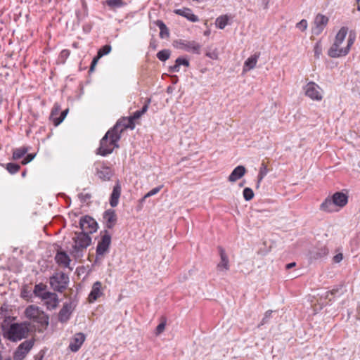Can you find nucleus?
Here are the masks:
<instances>
[{
  "label": "nucleus",
  "mask_w": 360,
  "mask_h": 360,
  "mask_svg": "<svg viewBox=\"0 0 360 360\" xmlns=\"http://www.w3.org/2000/svg\"><path fill=\"white\" fill-rule=\"evenodd\" d=\"M120 136L112 128L109 129L100 141V146L97 149L96 154L106 156L112 153L115 148H118V141Z\"/></svg>",
  "instance_id": "1"
},
{
  "label": "nucleus",
  "mask_w": 360,
  "mask_h": 360,
  "mask_svg": "<svg viewBox=\"0 0 360 360\" xmlns=\"http://www.w3.org/2000/svg\"><path fill=\"white\" fill-rule=\"evenodd\" d=\"M91 238L84 233H75L73 238V245L70 250V255L75 259H81L86 249L90 245Z\"/></svg>",
  "instance_id": "2"
},
{
  "label": "nucleus",
  "mask_w": 360,
  "mask_h": 360,
  "mask_svg": "<svg viewBox=\"0 0 360 360\" xmlns=\"http://www.w3.org/2000/svg\"><path fill=\"white\" fill-rule=\"evenodd\" d=\"M356 40V32L350 31L347 41V46L342 47V45L333 41L328 50V55L330 58H336L347 56Z\"/></svg>",
  "instance_id": "3"
},
{
  "label": "nucleus",
  "mask_w": 360,
  "mask_h": 360,
  "mask_svg": "<svg viewBox=\"0 0 360 360\" xmlns=\"http://www.w3.org/2000/svg\"><path fill=\"white\" fill-rule=\"evenodd\" d=\"M29 326L30 323L27 322L12 323L4 335L13 342L21 340L27 337L30 331Z\"/></svg>",
  "instance_id": "4"
},
{
  "label": "nucleus",
  "mask_w": 360,
  "mask_h": 360,
  "mask_svg": "<svg viewBox=\"0 0 360 360\" xmlns=\"http://www.w3.org/2000/svg\"><path fill=\"white\" fill-rule=\"evenodd\" d=\"M25 315L27 319L39 323L42 327L49 325V316L38 307L34 305L28 306L25 309Z\"/></svg>",
  "instance_id": "5"
},
{
  "label": "nucleus",
  "mask_w": 360,
  "mask_h": 360,
  "mask_svg": "<svg viewBox=\"0 0 360 360\" xmlns=\"http://www.w3.org/2000/svg\"><path fill=\"white\" fill-rule=\"evenodd\" d=\"M68 282L69 277L63 272H56L49 279L51 288L59 292H62L67 288Z\"/></svg>",
  "instance_id": "6"
},
{
  "label": "nucleus",
  "mask_w": 360,
  "mask_h": 360,
  "mask_svg": "<svg viewBox=\"0 0 360 360\" xmlns=\"http://www.w3.org/2000/svg\"><path fill=\"white\" fill-rule=\"evenodd\" d=\"M304 95L314 101H321L323 98V90L314 82H308L304 87Z\"/></svg>",
  "instance_id": "7"
},
{
  "label": "nucleus",
  "mask_w": 360,
  "mask_h": 360,
  "mask_svg": "<svg viewBox=\"0 0 360 360\" xmlns=\"http://www.w3.org/2000/svg\"><path fill=\"white\" fill-rule=\"evenodd\" d=\"M101 234V240L98 241L96 250V259L102 258L108 253L111 244V236L109 232L105 230Z\"/></svg>",
  "instance_id": "8"
},
{
  "label": "nucleus",
  "mask_w": 360,
  "mask_h": 360,
  "mask_svg": "<svg viewBox=\"0 0 360 360\" xmlns=\"http://www.w3.org/2000/svg\"><path fill=\"white\" fill-rule=\"evenodd\" d=\"M176 47L195 54H200L202 45L195 41L179 39L176 42Z\"/></svg>",
  "instance_id": "9"
},
{
  "label": "nucleus",
  "mask_w": 360,
  "mask_h": 360,
  "mask_svg": "<svg viewBox=\"0 0 360 360\" xmlns=\"http://www.w3.org/2000/svg\"><path fill=\"white\" fill-rule=\"evenodd\" d=\"M79 226L82 230V233L89 235L97 231L98 224L94 219L86 215L81 218Z\"/></svg>",
  "instance_id": "10"
},
{
  "label": "nucleus",
  "mask_w": 360,
  "mask_h": 360,
  "mask_svg": "<svg viewBox=\"0 0 360 360\" xmlns=\"http://www.w3.org/2000/svg\"><path fill=\"white\" fill-rule=\"evenodd\" d=\"M34 345V341L28 340L22 342L16 349L13 354L14 360H23Z\"/></svg>",
  "instance_id": "11"
},
{
  "label": "nucleus",
  "mask_w": 360,
  "mask_h": 360,
  "mask_svg": "<svg viewBox=\"0 0 360 360\" xmlns=\"http://www.w3.org/2000/svg\"><path fill=\"white\" fill-rule=\"evenodd\" d=\"M135 127L134 120L130 116L119 120L112 128L121 136L122 133L127 129H134Z\"/></svg>",
  "instance_id": "12"
},
{
  "label": "nucleus",
  "mask_w": 360,
  "mask_h": 360,
  "mask_svg": "<svg viewBox=\"0 0 360 360\" xmlns=\"http://www.w3.org/2000/svg\"><path fill=\"white\" fill-rule=\"evenodd\" d=\"M329 18L321 13L316 15L314 21V27L312 29V32L316 35H319L327 26Z\"/></svg>",
  "instance_id": "13"
},
{
  "label": "nucleus",
  "mask_w": 360,
  "mask_h": 360,
  "mask_svg": "<svg viewBox=\"0 0 360 360\" xmlns=\"http://www.w3.org/2000/svg\"><path fill=\"white\" fill-rule=\"evenodd\" d=\"M217 249L221 261L218 263L217 268L220 271H227L230 268L229 257L222 247L219 246Z\"/></svg>",
  "instance_id": "14"
},
{
  "label": "nucleus",
  "mask_w": 360,
  "mask_h": 360,
  "mask_svg": "<svg viewBox=\"0 0 360 360\" xmlns=\"http://www.w3.org/2000/svg\"><path fill=\"white\" fill-rule=\"evenodd\" d=\"M85 339L86 337L84 333H76L70 342L69 349L73 352H77L83 345Z\"/></svg>",
  "instance_id": "15"
},
{
  "label": "nucleus",
  "mask_w": 360,
  "mask_h": 360,
  "mask_svg": "<svg viewBox=\"0 0 360 360\" xmlns=\"http://www.w3.org/2000/svg\"><path fill=\"white\" fill-rule=\"evenodd\" d=\"M113 174L112 169L105 165L96 168V174L103 181H110Z\"/></svg>",
  "instance_id": "16"
},
{
  "label": "nucleus",
  "mask_w": 360,
  "mask_h": 360,
  "mask_svg": "<svg viewBox=\"0 0 360 360\" xmlns=\"http://www.w3.org/2000/svg\"><path fill=\"white\" fill-rule=\"evenodd\" d=\"M102 284L100 281L95 282L88 297L90 303L94 302L98 298L103 295Z\"/></svg>",
  "instance_id": "17"
},
{
  "label": "nucleus",
  "mask_w": 360,
  "mask_h": 360,
  "mask_svg": "<svg viewBox=\"0 0 360 360\" xmlns=\"http://www.w3.org/2000/svg\"><path fill=\"white\" fill-rule=\"evenodd\" d=\"M103 217L105 221V226L108 229H112L114 227L117 222V215L115 210L111 209L107 210L104 212Z\"/></svg>",
  "instance_id": "18"
},
{
  "label": "nucleus",
  "mask_w": 360,
  "mask_h": 360,
  "mask_svg": "<svg viewBox=\"0 0 360 360\" xmlns=\"http://www.w3.org/2000/svg\"><path fill=\"white\" fill-rule=\"evenodd\" d=\"M319 210L327 213H332L339 211V209H338L333 203V200L331 196H328L322 202V203L320 205Z\"/></svg>",
  "instance_id": "19"
},
{
  "label": "nucleus",
  "mask_w": 360,
  "mask_h": 360,
  "mask_svg": "<svg viewBox=\"0 0 360 360\" xmlns=\"http://www.w3.org/2000/svg\"><path fill=\"white\" fill-rule=\"evenodd\" d=\"M46 297H44V302L47 309L52 310L57 307L59 300L58 295L54 292H50L46 294Z\"/></svg>",
  "instance_id": "20"
},
{
  "label": "nucleus",
  "mask_w": 360,
  "mask_h": 360,
  "mask_svg": "<svg viewBox=\"0 0 360 360\" xmlns=\"http://www.w3.org/2000/svg\"><path fill=\"white\" fill-rule=\"evenodd\" d=\"M331 197L333 203L339 210L345 207L348 202V196L342 192H336Z\"/></svg>",
  "instance_id": "21"
},
{
  "label": "nucleus",
  "mask_w": 360,
  "mask_h": 360,
  "mask_svg": "<svg viewBox=\"0 0 360 360\" xmlns=\"http://www.w3.org/2000/svg\"><path fill=\"white\" fill-rule=\"evenodd\" d=\"M72 312L71 303H65L58 313V320L61 323L67 322Z\"/></svg>",
  "instance_id": "22"
},
{
  "label": "nucleus",
  "mask_w": 360,
  "mask_h": 360,
  "mask_svg": "<svg viewBox=\"0 0 360 360\" xmlns=\"http://www.w3.org/2000/svg\"><path fill=\"white\" fill-rule=\"evenodd\" d=\"M259 56V52H257L252 55L251 56H250L244 63L243 72H246L254 69L256 67Z\"/></svg>",
  "instance_id": "23"
},
{
  "label": "nucleus",
  "mask_w": 360,
  "mask_h": 360,
  "mask_svg": "<svg viewBox=\"0 0 360 360\" xmlns=\"http://www.w3.org/2000/svg\"><path fill=\"white\" fill-rule=\"evenodd\" d=\"M174 13L177 15L186 18L191 22H195L199 21V18L197 15L193 13L191 9L188 8H182L174 10Z\"/></svg>",
  "instance_id": "24"
},
{
  "label": "nucleus",
  "mask_w": 360,
  "mask_h": 360,
  "mask_svg": "<svg viewBox=\"0 0 360 360\" xmlns=\"http://www.w3.org/2000/svg\"><path fill=\"white\" fill-rule=\"evenodd\" d=\"M246 172V169L243 165L237 166L231 173L228 179L230 182H236L242 178Z\"/></svg>",
  "instance_id": "25"
},
{
  "label": "nucleus",
  "mask_w": 360,
  "mask_h": 360,
  "mask_svg": "<svg viewBox=\"0 0 360 360\" xmlns=\"http://www.w3.org/2000/svg\"><path fill=\"white\" fill-rule=\"evenodd\" d=\"M329 252L328 248L326 245H321L316 247L310 252L311 257L317 259L326 257Z\"/></svg>",
  "instance_id": "26"
},
{
  "label": "nucleus",
  "mask_w": 360,
  "mask_h": 360,
  "mask_svg": "<svg viewBox=\"0 0 360 360\" xmlns=\"http://www.w3.org/2000/svg\"><path fill=\"white\" fill-rule=\"evenodd\" d=\"M121 194V186L117 184L114 187L112 192L110 195V205L111 207H115L118 205L119 198Z\"/></svg>",
  "instance_id": "27"
},
{
  "label": "nucleus",
  "mask_w": 360,
  "mask_h": 360,
  "mask_svg": "<svg viewBox=\"0 0 360 360\" xmlns=\"http://www.w3.org/2000/svg\"><path fill=\"white\" fill-rule=\"evenodd\" d=\"M190 63L188 59L179 57L176 59L175 64L169 67V71L172 73L178 72L180 70L181 65L188 67Z\"/></svg>",
  "instance_id": "28"
},
{
  "label": "nucleus",
  "mask_w": 360,
  "mask_h": 360,
  "mask_svg": "<svg viewBox=\"0 0 360 360\" xmlns=\"http://www.w3.org/2000/svg\"><path fill=\"white\" fill-rule=\"evenodd\" d=\"M56 262L65 267H68L70 263L69 256L65 252H58L55 257Z\"/></svg>",
  "instance_id": "29"
},
{
  "label": "nucleus",
  "mask_w": 360,
  "mask_h": 360,
  "mask_svg": "<svg viewBox=\"0 0 360 360\" xmlns=\"http://www.w3.org/2000/svg\"><path fill=\"white\" fill-rule=\"evenodd\" d=\"M46 285L43 283L36 284L34 288L33 293L36 297H38L44 300V297H46V294L50 293L51 292H48L46 290Z\"/></svg>",
  "instance_id": "30"
},
{
  "label": "nucleus",
  "mask_w": 360,
  "mask_h": 360,
  "mask_svg": "<svg viewBox=\"0 0 360 360\" xmlns=\"http://www.w3.org/2000/svg\"><path fill=\"white\" fill-rule=\"evenodd\" d=\"M347 33H348V27H342L339 30L338 33L336 34V35L335 37L334 42L342 45L346 38Z\"/></svg>",
  "instance_id": "31"
},
{
  "label": "nucleus",
  "mask_w": 360,
  "mask_h": 360,
  "mask_svg": "<svg viewBox=\"0 0 360 360\" xmlns=\"http://www.w3.org/2000/svg\"><path fill=\"white\" fill-rule=\"evenodd\" d=\"M156 25L160 29V37L162 39H165L169 37V32L166 25L162 20H157L155 22Z\"/></svg>",
  "instance_id": "32"
},
{
  "label": "nucleus",
  "mask_w": 360,
  "mask_h": 360,
  "mask_svg": "<svg viewBox=\"0 0 360 360\" xmlns=\"http://www.w3.org/2000/svg\"><path fill=\"white\" fill-rule=\"evenodd\" d=\"M28 152V148L27 147H20L18 148L13 149V155L12 159L13 160H17L25 155Z\"/></svg>",
  "instance_id": "33"
},
{
  "label": "nucleus",
  "mask_w": 360,
  "mask_h": 360,
  "mask_svg": "<svg viewBox=\"0 0 360 360\" xmlns=\"http://www.w3.org/2000/svg\"><path fill=\"white\" fill-rule=\"evenodd\" d=\"M150 103V99L148 98L146 103L143 105V106L142 107V108L139 110H136V112H134L133 113V115L131 116L134 120L140 118L145 112H147L148 109V105Z\"/></svg>",
  "instance_id": "34"
},
{
  "label": "nucleus",
  "mask_w": 360,
  "mask_h": 360,
  "mask_svg": "<svg viewBox=\"0 0 360 360\" xmlns=\"http://www.w3.org/2000/svg\"><path fill=\"white\" fill-rule=\"evenodd\" d=\"M267 173H268L267 166L265 165V163L263 162L261 165V167H260L259 171V174L257 176V188L259 187V184H260L261 181L264 178V176L267 174Z\"/></svg>",
  "instance_id": "35"
},
{
  "label": "nucleus",
  "mask_w": 360,
  "mask_h": 360,
  "mask_svg": "<svg viewBox=\"0 0 360 360\" xmlns=\"http://www.w3.org/2000/svg\"><path fill=\"white\" fill-rule=\"evenodd\" d=\"M2 167H5L6 170L11 174H14L19 172L20 166L18 164L9 162L6 165L1 164Z\"/></svg>",
  "instance_id": "36"
},
{
  "label": "nucleus",
  "mask_w": 360,
  "mask_h": 360,
  "mask_svg": "<svg viewBox=\"0 0 360 360\" xmlns=\"http://www.w3.org/2000/svg\"><path fill=\"white\" fill-rule=\"evenodd\" d=\"M106 5L112 9L121 8L126 5L122 0H105Z\"/></svg>",
  "instance_id": "37"
},
{
  "label": "nucleus",
  "mask_w": 360,
  "mask_h": 360,
  "mask_svg": "<svg viewBox=\"0 0 360 360\" xmlns=\"http://www.w3.org/2000/svg\"><path fill=\"white\" fill-rule=\"evenodd\" d=\"M229 18L226 15H221L217 18L216 25L219 29H224L228 24Z\"/></svg>",
  "instance_id": "38"
},
{
  "label": "nucleus",
  "mask_w": 360,
  "mask_h": 360,
  "mask_svg": "<svg viewBox=\"0 0 360 360\" xmlns=\"http://www.w3.org/2000/svg\"><path fill=\"white\" fill-rule=\"evenodd\" d=\"M171 51L169 49H163L157 53V58L161 61H166L169 58Z\"/></svg>",
  "instance_id": "39"
},
{
  "label": "nucleus",
  "mask_w": 360,
  "mask_h": 360,
  "mask_svg": "<svg viewBox=\"0 0 360 360\" xmlns=\"http://www.w3.org/2000/svg\"><path fill=\"white\" fill-rule=\"evenodd\" d=\"M111 46L109 44H106L103 46H102L98 51L97 55H98V57H103V56H105L108 54L111 51Z\"/></svg>",
  "instance_id": "40"
},
{
  "label": "nucleus",
  "mask_w": 360,
  "mask_h": 360,
  "mask_svg": "<svg viewBox=\"0 0 360 360\" xmlns=\"http://www.w3.org/2000/svg\"><path fill=\"white\" fill-rule=\"evenodd\" d=\"M243 198L246 201L251 200L254 197V192L250 188H245L243 191Z\"/></svg>",
  "instance_id": "41"
},
{
  "label": "nucleus",
  "mask_w": 360,
  "mask_h": 360,
  "mask_svg": "<svg viewBox=\"0 0 360 360\" xmlns=\"http://www.w3.org/2000/svg\"><path fill=\"white\" fill-rule=\"evenodd\" d=\"M314 56L316 58H319L320 56L322 53V45L320 41H318L315 44L314 47Z\"/></svg>",
  "instance_id": "42"
},
{
  "label": "nucleus",
  "mask_w": 360,
  "mask_h": 360,
  "mask_svg": "<svg viewBox=\"0 0 360 360\" xmlns=\"http://www.w3.org/2000/svg\"><path fill=\"white\" fill-rule=\"evenodd\" d=\"M60 110V105L58 103H55L51 112L50 118L54 122V120L56 118V116L58 114Z\"/></svg>",
  "instance_id": "43"
},
{
  "label": "nucleus",
  "mask_w": 360,
  "mask_h": 360,
  "mask_svg": "<svg viewBox=\"0 0 360 360\" xmlns=\"http://www.w3.org/2000/svg\"><path fill=\"white\" fill-rule=\"evenodd\" d=\"M78 198L80 200L81 202L86 203L91 199V194L89 193L82 192L78 194Z\"/></svg>",
  "instance_id": "44"
},
{
  "label": "nucleus",
  "mask_w": 360,
  "mask_h": 360,
  "mask_svg": "<svg viewBox=\"0 0 360 360\" xmlns=\"http://www.w3.org/2000/svg\"><path fill=\"white\" fill-rule=\"evenodd\" d=\"M68 112V109H66L65 110H63L61 114H60V116L59 117H56L55 120H54V124L56 126H58L63 121V120L65 119V117H66L67 114Z\"/></svg>",
  "instance_id": "45"
},
{
  "label": "nucleus",
  "mask_w": 360,
  "mask_h": 360,
  "mask_svg": "<svg viewBox=\"0 0 360 360\" xmlns=\"http://www.w3.org/2000/svg\"><path fill=\"white\" fill-rule=\"evenodd\" d=\"M163 188V185H160L159 186H157L150 191H148L146 194H145V198H150L153 195H156L158 193H159L161 189Z\"/></svg>",
  "instance_id": "46"
},
{
  "label": "nucleus",
  "mask_w": 360,
  "mask_h": 360,
  "mask_svg": "<svg viewBox=\"0 0 360 360\" xmlns=\"http://www.w3.org/2000/svg\"><path fill=\"white\" fill-rule=\"evenodd\" d=\"M296 27L302 31H304L307 27V21L304 19L302 20L297 23Z\"/></svg>",
  "instance_id": "47"
},
{
  "label": "nucleus",
  "mask_w": 360,
  "mask_h": 360,
  "mask_svg": "<svg viewBox=\"0 0 360 360\" xmlns=\"http://www.w3.org/2000/svg\"><path fill=\"white\" fill-rule=\"evenodd\" d=\"M271 313H272V311L271 310H269L267 311H266L265 314H264V318L262 319L260 324L259 325V327L262 325H264L265 323H267L268 321V319H270L271 316Z\"/></svg>",
  "instance_id": "48"
},
{
  "label": "nucleus",
  "mask_w": 360,
  "mask_h": 360,
  "mask_svg": "<svg viewBox=\"0 0 360 360\" xmlns=\"http://www.w3.org/2000/svg\"><path fill=\"white\" fill-rule=\"evenodd\" d=\"M35 157L34 154H28L27 155L24 159L22 160L21 163L22 165H27L29 162H30Z\"/></svg>",
  "instance_id": "49"
},
{
  "label": "nucleus",
  "mask_w": 360,
  "mask_h": 360,
  "mask_svg": "<svg viewBox=\"0 0 360 360\" xmlns=\"http://www.w3.org/2000/svg\"><path fill=\"white\" fill-rule=\"evenodd\" d=\"M165 322H162L160 323V324L158 325L157 328H156V334L157 335H159L161 333L163 332V330H165Z\"/></svg>",
  "instance_id": "50"
},
{
  "label": "nucleus",
  "mask_w": 360,
  "mask_h": 360,
  "mask_svg": "<svg viewBox=\"0 0 360 360\" xmlns=\"http://www.w3.org/2000/svg\"><path fill=\"white\" fill-rule=\"evenodd\" d=\"M343 259V255L342 253H338L336 255H335L333 258V261L335 263H339Z\"/></svg>",
  "instance_id": "51"
},
{
  "label": "nucleus",
  "mask_w": 360,
  "mask_h": 360,
  "mask_svg": "<svg viewBox=\"0 0 360 360\" xmlns=\"http://www.w3.org/2000/svg\"><path fill=\"white\" fill-rule=\"evenodd\" d=\"M339 291V288H334L330 291H327L326 292V298H328L330 300H331L329 296L335 295Z\"/></svg>",
  "instance_id": "52"
},
{
  "label": "nucleus",
  "mask_w": 360,
  "mask_h": 360,
  "mask_svg": "<svg viewBox=\"0 0 360 360\" xmlns=\"http://www.w3.org/2000/svg\"><path fill=\"white\" fill-rule=\"evenodd\" d=\"M100 58L101 57H98V55H97L96 57L94 58V59L91 61V67H90V70L91 71H92L94 69V67L97 64V63H98V61Z\"/></svg>",
  "instance_id": "53"
},
{
  "label": "nucleus",
  "mask_w": 360,
  "mask_h": 360,
  "mask_svg": "<svg viewBox=\"0 0 360 360\" xmlns=\"http://www.w3.org/2000/svg\"><path fill=\"white\" fill-rule=\"evenodd\" d=\"M295 266V262L289 263V264H288L286 265V269H289L292 268Z\"/></svg>",
  "instance_id": "54"
},
{
  "label": "nucleus",
  "mask_w": 360,
  "mask_h": 360,
  "mask_svg": "<svg viewBox=\"0 0 360 360\" xmlns=\"http://www.w3.org/2000/svg\"><path fill=\"white\" fill-rule=\"evenodd\" d=\"M146 198H145V195H144L141 199H140L139 202L141 204H143Z\"/></svg>",
  "instance_id": "55"
},
{
  "label": "nucleus",
  "mask_w": 360,
  "mask_h": 360,
  "mask_svg": "<svg viewBox=\"0 0 360 360\" xmlns=\"http://www.w3.org/2000/svg\"><path fill=\"white\" fill-rule=\"evenodd\" d=\"M150 46H152L153 49H155L156 48V46L155 44H153L152 42H150Z\"/></svg>",
  "instance_id": "56"
},
{
  "label": "nucleus",
  "mask_w": 360,
  "mask_h": 360,
  "mask_svg": "<svg viewBox=\"0 0 360 360\" xmlns=\"http://www.w3.org/2000/svg\"><path fill=\"white\" fill-rule=\"evenodd\" d=\"M26 176V171L22 172V176L25 177Z\"/></svg>",
  "instance_id": "57"
},
{
  "label": "nucleus",
  "mask_w": 360,
  "mask_h": 360,
  "mask_svg": "<svg viewBox=\"0 0 360 360\" xmlns=\"http://www.w3.org/2000/svg\"><path fill=\"white\" fill-rule=\"evenodd\" d=\"M357 10L360 11V6L359 5H358V6H357Z\"/></svg>",
  "instance_id": "58"
},
{
  "label": "nucleus",
  "mask_w": 360,
  "mask_h": 360,
  "mask_svg": "<svg viewBox=\"0 0 360 360\" xmlns=\"http://www.w3.org/2000/svg\"><path fill=\"white\" fill-rule=\"evenodd\" d=\"M357 3H359L360 1V0H356Z\"/></svg>",
  "instance_id": "59"
},
{
  "label": "nucleus",
  "mask_w": 360,
  "mask_h": 360,
  "mask_svg": "<svg viewBox=\"0 0 360 360\" xmlns=\"http://www.w3.org/2000/svg\"><path fill=\"white\" fill-rule=\"evenodd\" d=\"M36 360H41V359H36Z\"/></svg>",
  "instance_id": "60"
}]
</instances>
